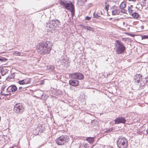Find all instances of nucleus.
<instances>
[{"instance_id": "nucleus-1", "label": "nucleus", "mask_w": 148, "mask_h": 148, "mask_svg": "<svg viewBox=\"0 0 148 148\" xmlns=\"http://www.w3.org/2000/svg\"><path fill=\"white\" fill-rule=\"evenodd\" d=\"M51 42L48 41H44L40 42L37 46V48L41 54L43 55L49 54L52 47Z\"/></svg>"}, {"instance_id": "nucleus-2", "label": "nucleus", "mask_w": 148, "mask_h": 148, "mask_svg": "<svg viewBox=\"0 0 148 148\" xmlns=\"http://www.w3.org/2000/svg\"><path fill=\"white\" fill-rule=\"evenodd\" d=\"M60 4L61 5L63 6L66 9L70 11L72 16L74 15L75 8L72 3H68L66 1H62L60 2Z\"/></svg>"}, {"instance_id": "nucleus-3", "label": "nucleus", "mask_w": 148, "mask_h": 148, "mask_svg": "<svg viewBox=\"0 0 148 148\" xmlns=\"http://www.w3.org/2000/svg\"><path fill=\"white\" fill-rule=\"evenodd\" d=\"M115 46L116 52L118 54L123 53L125 50V47L124 46L123 43L120 41L116 40Z\"/></svg>"}, {"instance_id": "nucleus-4", "label": "nucleus", "mask_w": 148, "mask_h": 148, "mask_svg": "<svg viewBox=\"0 0 148 148\" xmlns=\"http://www.w3.org/2000/svg\"><path fill=\"white\" fill-rule=\"evenodd\" d=\"M117 145L119 148H127L128 146V141L124 137H120L117 141Z\"/></svg>"}, {"instance_id": "nucleus-5", "label": "nucleus", "mask_w": 148, "mask_h": 148, "mask_svg": "<svg viewBox=\"0 0 148 148\" xmlns=\"http://www.w3.org/2000/svg\"><path fill=\"white\" fill-rule=\"evenodd\" d=\"M60 22L58 19L54 20L52 21H50L46 24V27H49L51 29H54L56 27H57L60 25Z\"/></svg>"}, {"instance_id": "nucleus-6", "label": "nucleus", "mask_w": 148, "mask_h": 148, "mask_svg": "<svg viewBox=\"0 0 148 148\" xmlns=\"http://www.w3.org/2000/svg\"><path fill=\"white\" fill-rule=\"evenodd\" d=\"M69 141V137L66 135L61 136L56 140V143L58 145H63Z\"/></svg>"}, {"instance_id": "nucleus-7", "label": "nucleus", "mask_w": 148, "mask_h": 148, "mask_svg": "<svg viewBox=\"0 0 148 148\" xmlns=\"http://www.w3.org/2000/svg\"><path fill=\"white\" fill-rule=\"evenodd\" d=\"M24 109V108L21 103H17L14 106V111L17 114H20L22 113Z\"/></svg>"}, {"instance_id": "nucleus-8", "label": "nucleus", "mask_w": 148, "mask_h": 148, "mask_svg": "<svg viewBox=\"0 0 148 148\" xmlns=\"http://www.w3.org/2000/svg\"><path fill=\"white\" fill-rule=\"evenodd\" d=\"M69 77L72 78L79 80L82 79L84 78L83 75L79 72L71 73L69 75Z\"/></svg>"}, {"instance_id": "nucleus-9", "label": "nucleus", "mask_w": 148, "mask_h": 148, "mask_svg": "<svg viewBox=\"0 0 148 148\" xmlns=\"http://www.w3.org/2000/svg\"><path fill=\"white\" fill-rule=\"evenodd\" d=\"M114 121L115 124H118L120 123H125L126 120L124 117H119L116 118Z\"/></svg>"}, {"instance_id": "nucleus-10", "label": "nucleus", "mask_w": 148, "mask_h": 148, "mask_svg": "<svg viewBox=\"0 0 148 148\" xmlns=\"http://www.w3.org/2000/svg\"><path fill=\"white\" fill-rule=\"evenodd\" d=\"M110 10L112 15H115L119 14L120 13V10L116 6H113L111 8Z\"/></svg>"}, {"instance_id": "nucleus-11", "label": "nucleus", "mask_w": 148, "mask_h": 148, "mask_svg": "<svg viewBox=\"0 0 148 148\" xmlns=\"http://www.w3.org/2000/svg\"><path fill=\"white\" fill-rule=\"evenodd\" d=\"M79 81L76 79H71L69 81V84L71 85L76 86L79 85Z\"/></svg>"}, {"instance_id": "nucleus-12", "label": "nucleus", "mask_w": 148, "mask_h": 148, "mask_svg": "<svg viewBox=\"0 0 148 148\" xmlns=\"http://www.w3.org/2000/svg\"><path fill=\"white\" fill-rule=\"evenodd\" d=\"M142 75L140 74H137L134 76V80L135 82H137L139 83L140 82V79H142Z\"/></svg>"}, {"instance_id": "nucleus-13", "label": "nucleus", "mask_w": 148, "mask_h": 148, "mask_svg": "<svg viewBox=\"0 0 148 148\" xmlns=\"http://www.w3.org/2000/svg\"><path fill=\"white\" fill-rule=\"evenodd\" d=\"M102 13L101 11L98 12L97 13L96 12H94L93 13V16L94 17L97 18H99L100 17V15H101Z\"/></svg>"}, {"instance_id": "nucleus-14", "label": "nucleus", "mask_w": 148, "mask_h": 148, "mask_svg": "<svg viewBox=\"0 0 148 148\" xmlns=\"http://www.w3.org/2000/svg\"><path fill=\"white\" fill-rule=\"evenodd\" d=\"M10 87H11V90L12 92H14L16 91L17 89V88L16 86L14 84L10 86L7 89V90H8V89Z\"/></svg>"}, {"instance_id": "nucleus-15", "label": "nucleus", "mask_w": 148, "mask_h": 148, "mask_svg": "<svg viewBox=\"0 0 148 148\" xmlns=\"http://www.w3.org/2000/svg\"><path fill=\"white\" fill-rule=\"evenodd\" d=\"M86 140L88 141L89 143L91 144L93 143L94 141V138L89 137L86 139Z\"/></svg>"}, {"instance_id": "nucleus-16", "label": "nucleus", "mask_w": 148, "mask_h": 148, "mask_svg": "<svg viewBox=\"0 0 148 148\" xmlns=\"http://www.w3.org/2000/svg\"><path fill=\"white\" fill-rule=\"evenodd\" d=\"M79 148H88V145L86 143L81 144L80 145Z\"/></svg>"}, {"instance_id": "nucleus-17", "label": "nucleus", "mask_w": 148, "mask_h": 148, "mask_svg": "<svg viewBox=\"0 0 148 148\" xmlns=\"http://www.w3.org/2000/svg\"><path fill=\"white\" fill-rule=\"evenodd\" d=\"M131 15L133 17L136 18H137L139 16L138 14L136 12H133Z\"/></svg>"}, {"instance_id": "nucleus-18", "label": "nucleus", "mask_w": 148, "mask_h": 148, "mask_svg": "<svg viewBox=\"0 0 148 148\" xmlns=\"http://www.w3.org/2000/svg\"><path fill=\"white\" fill-rule=\"evenodd\" d=\"M105 9L106 10L107 12H108V10H109V5L108 4H107V2H105Z\"/></svg>"}, {"instance_id": "nucleus-19", "label": "nucleus", "mask_w": 148, "mask_h": 148, "mask_svg": "<svg viewBox=\"0 0 148 148\" xmlns=\"http://www.w3.org/2000/svg\"><path fill=\"white\" fill-rule=\"evenodd\" d=\"M25 79L20 80L18 82V83L20 85H23L25 84Z\"/></svg>"}, {"instance_id": "nucleus-20", "label": "nucleus", "mask_w": 148, "mask_h": 148, "mask_svg": "<svg viewBox=\"0 0 148 148\" xmlns=\"http://www.w3.org/2000/svg\"><path fill=\"white\" fill-rule=\"evenodd\" d=\"M25 84H29L30 83L31 79V78H28L27 79H25Z\"/></svg>"}, {"instance_id": "nucleus-21", "label": "nucleus", "mask_w": 148, "mask_h": 148, "mask_svg": "<svg viewBox=\"0 0 148 148\" xmlns=\"http://www.w3.org/2000/svg\"><path fill=\"white\" fill-rule=\"evenodd\" d=\"M145 80H144L143 81V85H142V83H140V84H141V85H140V86L144 85H145V84L146 83H147V81L148 80L147 79V77H145Z\"/></svg>"}, {"instance_id": "nucleus-22", "label": "nucleus", "mask_w": 148, "mask_h": 148, "mask_svg": "<svg viewBox=\"0 0 148 148\" xmlns=\"http://www.w3.org/2000/svg\"><path fill=\"white\" fill-rule=\"evenodd\" d=\"M120 9H123L125 7V4L123 3H121L119 6Z\"/></svg>"}, {"instance_id": "nucleus-23", "label": "nucleus", "mask_w": 148, "mask_h": 148, "mask_svg": "<svg viewBox=\"0 0 148 148\" xmlns=\"http://www.w3.org/2000/svg\"><path fill=\"white\" fill-rule=\"evenodd\" d=\"M7 60V59L4 57L0 58V61H1L2 62H6Z\"/></svg>"}, {"instance_id": "nucleus-24", "label": "nucleus", "mask_w": 148, "mask_h": 148, "mask_svg": "<svg viewBox=\"0 0 148 148\" xmlns=\"http://www.w3.org/2000/svg\"><path fill=\"white\" fill-rule=\"evenodd\" d=\"M21 53L18 51H15L14 53V54L16 56H20L21 55Z\"/></svg>"}, {"instance_id": "nucleus-25", "label": "nucleus", "mask_w": 148, "mask_h": 148, "mask_svg": "<svg viewBox=\"0 0 148 148\" xmlns=\"http://www.w3.org/2000/svg\"><path fill=\"white\" fill-rule=\"evenodd\" d=\"M128 11L130 14L131 15L133 13V10L129 7L128 8Z\"/></svg>"}, {"instance_id": "nucleus-26", "label": "nucleus", "mask_w": 148, "mask_h": 148, "mask_svg": "<svg viewBox=\"0 0 148 148\" xmlns=\"http://www.w3.org/2000/svg\"><path fill=\"white\" fill-rule=\"evenodd\" d=\"M142 37V39H148V36L147 35H143V36H141Z\"/></svg>"}, {"instance_id": "nucleus-27", "label": "nucleus", "mask_w": 148, "mask_h": 148, "mask_svg": "<svg viewBox=\"0 0 148 148\" xmlns=\"http://www.w3.org/2000/svg\"><path fill=\"white\" fill-rule=\"evenodd\" d=\"M14 76L13 75H11L10 76L8 77L7 78V79H10L12 78H14Z\"/></svg>"}, {"instance_id": "nucleus-28", "label": "nucleus", "mask_w": 148, "mask_h": 148, "mask_svg": "<svg viewBox=\"0 0 148 148\" xmlns=\"http://www.w3.org/2000/svg\"><path fill=\"white\" fill-rule=\"evenodd\" d=\"M87 0H79L78 1L81 2V4L84 3V2L86 1Z\"/></svg>"}, {"instance_id": "nucleus-29", "label": "nucleus", "mask_w": 148, "mask_h": 148, "mask_svg": "<svg viewBox=\"0 0 148 148\" xmlns=\"http://www.w3.org/2000/svg\"><path fill=\"white\" fill-rule=\"evenodd\" d=\"M87 30L92 31L93 30V29L92 28L88 26Z\"/></svg>"}, {"instance_id": "nucleus-30", "label": "nucleus", "mask_w": 148, "mask_h": 148, "mask_svg": "<svg viewBox=\"0 0 148 148\" xmlns=\"http://www.w3.org/2000/svg\"><path fill=\"white\" fill-rule=\"evenodd\" d=\"M114 128H113V127H112L110 128L108 130H107V132H111L112 131V130H114Z\"/></svg>"}, {"instance_id": "nucleus-31", "label": "nucleus", "mask_w": 148, "mask_h": 148, "mask_svg": "<svg viewBox=\"0 0 148 148\" xmlns=\"http://www.w3.org/2000/svg\"><path fill=\"white\" fill-rule=\"evenodd\" d=\"M126 12V10L123 9H121V12L123 13H125Z\"/></svg>"}, {"instance_id": "nucleus-32", "label": "nucleus", "mask_w": 148, "mask_h": 148, "mask_svg": "<svg viewBox=\"0 0 148 148\" xmlns=\"http://www.w3.org/2000/svg\"><path fill=\"white\" fill-rule=\"evenodd\" d=\"M91 19L90 17L87 16L85 18V19L87 21H89Z\"/></svg>"}, {"instance_id": "nucleus-33", "label": "nucleus", "mask_w": 148, "mask_h": 148, "mask_svg": "<svg viewBox=\"0 0 148 148\" xmlns=\"http://www.w3.org/2000/svg\"><path fill=\"white\" fill-rule=\"evenodd\" d=\"M88 26H83V27L85 29H88Z\"/></svg>"}, {"instance_id": "nucleus-34", "label": "nucleus", "mask_w": 148, "mask_h": 148, "mask_svg": "<svg viewBox=\"0 0 148 148\" xmlns=\"http://www.w3.org/2000/svg\"><path fill=\"white\" fill-rule=\"evenodd\" d=\"M49 68L51 69V70H52L54 69V67L52 66H49Z\"/></svg>"}, {"instance_id": "nucleus-35", "label": "nucleus", "mask_w": 148, "mask_h": 148, "mask_svg": "<svg viewBox=\"0 0 148 148\" xmlns=\"http://www.w3.org/2000/svg\"><path fill=\"white\" fill-rule=\"evenodd\" d=\"M63 61H64V62H66V60H65V58H63Z\"/></svg>"}, {"instance_id": "nucleus-36", "label": "nucleus", "mask_w": 148, "mask_h": 148, "mask_svg": "<svg viewBox=\"0 0 148 148\" xmlns=\"http://www.w3.org/2000/svg\"><path fill=\"white\" fill-rule=\"evenodd\" d=\"M2 95H3V96H6V94H2Z\"/></svg>"}, {"instance_id": "nucleus-37", "label": "nucleus", "mask_w": 148, "mask_h": 148, "mask_svg": "<svg viewBox=\"0 0 148 148\" xmlns=\"http://www.w3.org/2000/svg\"><path fill=\"white\" fill-rule=\"evenodd\" d=\"M22 88V87H19V90H20V89H21Z\"/></svg>"}, {"instance_id": "nucleus-38", "label": "nucleus", "mask_w": 148, "mask_h": 148, "mask_svg": "<svg viewBox=\"0 0 148 148\" xmlns=\"http://www.w3.org/2000/svg\"><path fill=\"white\" fill-rule=\"evenodd\" d=\"M136 0H129V1H135Z\"/></svg>"}, {"instance_id": "nucleus-39", "label": "nucleus", "mask_w": 148, "mask_h": 148, "mask_svg": "<svg viewBox=\"0 0 148 148\" xmlns=\"http://www.w3.org/2000/svg\"><path fill=\"white\" fill-rule=\"evenodd\" d=\"M109 1H111L110 0H107V1L106 2H109Z\"/></svg>"}, {"instance_id": "nucleus-40", "label": "nucleus", "mask_w": 148, "mask_h": 148, "mask_svg": "<svg viewBox=\"0 0 148 148\" xmlns=\"http://www.w3.org/2000/svg\"><path fill=\"white\" fill-rule=\"evenodd\" d=\"M146 132H147V134H148V129L146 130Z\"/></svg>"}, {"instance_id": "nucleus-41", "label": "nucleus", "mask_w": 148, "mask_h": 148, "mask_svg": "<svg viewBox=\"0 0 148 148\" xmlns=\"http://www.w3.org/2000/svg\"><path fill=\"white\" fill-rule=\"evenodd\" d=\"M6 96H7V95H8V94H6Z\"/></svg>"}, {"instance_id": "nucleus-42", "label": "nucleus", "mask_w": 148, "mask_h": 148, "mask_svg": "<svg viewBox=\"0 0 148 148\" xmlns=\"http://www.w3.org/2000/svg\"><path fill=\"white\" fill-rule=\"evenodd\" d=\"M1 78V76L0 75V79Z\"/></svg>"}, {"instance_id": "nucleus-43", "label": "nucleus", "mask_w": 148, "mask_h": 148, "mask_svg": "<svg viewBox=\"0 0 148 148\" xmlns=\"http://www.w3.org/2000/svg\"><path fill=\"white\" fill-rule=\"evenodd\" d=\"M3 90H4V88H3Z\"/></svg>"}, {"instance_id": "nucleus-44", "label": "nucleus", "mask_w": 148, "mask_h": 148, "mask_svg": "<svg viewBox=\"0 0 148 148\" xmlns=\"http://www.w3.org/2000/svg\"><path fill=\"white\" fill-rule=\"evenodd\" d=\"M1 99V98L0 97V100Z\"/></svg>"}]
</instances>
